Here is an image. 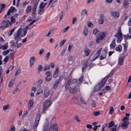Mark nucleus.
Wrapping results in <instances>:
<instances>
[{
	"label": "nucleus",
	"instance_id": "nucleus-1",
	"mask_svg": "<svg viewBox=\"0 0 131 131\" xmlns=\"http://www.w3.org/2000/svg\"><path fill=\"white\" fill-rule=\"evenodd\" d=\"M77 80L76 79H73L71 81V80L70 79L68 80V81H69V84L71 89L70 90L73 93H75L76 92L79 91V85L76 86V83L77 81Z\"/></svg>",
	"mask_w": 131,
	"mask_h": 131
},
{
	"label": "nucleus",
	"instance_id": "nucleus-2",
	"mask_svg": "<svg viewBox=\"0 0 131 131\" xmlns=\"http://www.w3.org/2000/svg\"><path fill=\"white\" fill-rule=\"evenodd\" d=\"M40 116L41 115L40 114H38L36 116L35 122L33 125L32 129V131H37L36 128L38 124Z\"/></svg>",
	"mask_w": 131,
	"mask_h": 131
},
{
	"label": "nucleus",
	"instance_id": "nucleus-3",
	"mask_svg": "<svg viewBox=\"0 0 131 131\" xmlns=\"http://www.w3.org/2000/svg\"><path fill=\"white\" fill-rule=\"evenodd\" d=\"M8 22L7 20H3L1 23V25L0 27V28L2 30H4L5 28L9 27L10 26L8 24Z\"/></svg>",
	"mask_w": 131,
	"mask_h": 131
},
{
	"label": "nucleus",
	"instance_id": "nucleus-4",
	"mask_svg": "<svg viewBox=\"0 0 131 131\" xmlns=\"http://www.w3.org/2000/svg\"><path fill=\"white\" fill-rule=\"evenodd\" d=\"M51 104V102L50 101L47 100L46 101L43 107V112H45L48 108L50 106Z\"/></svg>",
	"mask_w": 131,
	"mask_h": 131
},
{
	"label": "nucleus",
	"instance_id": "nucleus-5",
	"mask_svg": "<svg viewBox=\"0 0 131 131\" xmlns=\"http://www.w3.org/2000/svg\"><path fill=\"white\" fill-rule=\"evenodd\" d=\"M102 48H100L98 50L96 54L94 55L92 59V61H94L99 57L100 55Z\"/></svg>",
	"mask_w": 131,
	"mask_h": 131
},
{
	"label": "nucleus",
	"instance_id": "nucleus-6",
	"mask_svg": "<svg viewBox=\"0 0 131 131\" xmlns=\"http://www.w3.org/2000/svg\"><path fill=\"white\" fill-rule=\"evenodd\" d=\"M105 36V33L104 32H103L100 36L97 37L96 40V43H99L100 42V41L102 40Z\"/></svg>",
	"mask_w": 131,
	"mask_h": 131
},
{
	"label": "nucleus",
	"instance_id": "nucleus-7",
	"mask_svg": "<svg viewBox=\"0 0 131 131\" xmlns=\"http://www.w3.org/2000/svg\"><path fill=\"white\" fill-rule=\"evenodd\" d=\"M47 4V3H44L43 2H42L40 4L39 6V10L38 14H39L42 11H43L46 5Z\"/></svg>",
	"mask_w": 131,
	"mask_h": 131
},
{
	"label": "nucleus",
	"instance_id": "nucleus-8",
	"mask_svg": "<svg viewBox=\"0 0 131 131\" xmlns=\"http://www.w3.org/2000/svg\"><path fill=\"white\" fill-rule=\"evenodd\" d=\"M118 32L114 35V36L117 37H123V34L121 31L120 27H119L118 30Z\"/></svg>",
	"mask_w": 131,
	"mask_h": 131
},
{
	"label": "nucleus",
	"instance_id": "nucleus-9",
	"mask_svg": "<svg viewBox=\"0 0 131 131\" xmlns=\"http://www.w3.org/2000/svg\"><path fill=\"white\" fill-rule=\"evenodd\" d=\"M111 14L112 16L116 18H118L119 16V13L117 11L111 12Z\"/></svg>",
	"mask_w": 131,
	"mask_h": 131
},
{
	"label": "nucleus",
	"instance_id": "nucleus-10",
	"mask_svg": "<svg viewBox=\"0 0 131 131\" xmlns=\"http://www.w3.org/2000/svg\"><path fill=\"white\" fill-rule=\"evenodd\" d=\"M106 79H105L104 78L101 81L100 83L98 84L100 86V87L102 88L103 86L105 83Z\"/></svg>",
	"mask_w": 131,
	"mask_h": 131
},
{
	"label": "nucleus",
	"instance_id": "nucleus-11",
	"mask_svg": "<svg viewBox=\"0 0 131 131\" xmlns=\"http://www.w3.org/2000/svg\"><path fill=\"white\" fill-rule=\"evenodd\" d=\"M50 128L52 129L54 131H57L58 130V128L57 124H56L51 125L50 126Z\"/></svg>",
	"mask_w": 131,
	"mask_h": 131
},
{
	"label": "nucleus",
	"instance_id": "nucleus-12",
	"mask_svg": "<svg viewBox=\"0 0 131 131\" xmlns=\"http://www.w3.org/2000/svg\"><path fill=\"white\" fill-rule=\"evenodd\" d=\"M129 124V122H124L121 125V127L124 129H126L128 128Z\"/></svg>",
	"mask_w": 131,
	"mask_h": 131
},
{
	"label": "nucleus",
	"instance_id": "nucleus-13",
	"mask_svg": "<svg viewBox=\"0 0 131 131\" xmlns=\"http://www.w3.org/2000/svg\"><path fill=\"white\" fill-rule=\"evenodd\" d=\"M7 20L10 26H11L12 24L14 23L15 22V18H14V17L12 16L11 18V22L8 20Z\"/></svg>",
	"mask_w": 131,
	"mask_h": 131
},
{
	"label": "nucleus",
	"instance_id": "nucleus-14",
	"mask_svg": "<svg viewBox=\"0 0 131 131\" xmlns=\"http://www.w3.org/2000/svg\"><path fill=\"white\" fill-rule=\"evenodd\" d=\"M58 68H57L55 70L54 72L53 73V77L54 78H56L58 75Z\"/></svg>",
	"mask_w": 131,
	"mask_h": 131
},
{
	"label": "nucleus",
	"instance_id": "nucleus-15",
	"mask_svg": "<svg viewBox=\"0 0 131 131\" xmlns=\"http://www.w3.org/2000/svg\"><path fill=\"white\" fill-rule=\"evenodd\" d=\"M60 81L59 80H56L53 86V88L54 89H56L58 86V84H59Z\"/></svg>",
	"mask_w": 131,
	"mask_h": 131
},
{
	"label": "nucleus",
	"instance_id": "nucleus-16",
	"mask_svg": "<svg viewBox=\"0 0 131 131\" xmlns=\"http://www.w3.org/2000/svg\"><path fill=\"white\" fill-rule=\"evenodd\" d=\"M129 0H125L123 3V6L124 8H127L129 4Z\"/></svg>",
	"mask_w": 131,
	"mask_h": 131
},
{
	"label": "nucleus",
	"instance_id": "nucleus-17",
	"mask_svg": "<svg viewBox=\"0 0 131 131\" xmlns=\"http://www.w3.org/2000/svg\"><path fill=\"white\" fill-rule=\"evenodd\" d=\"M36 60V58L35 57H31L30 58V65L31 67H32L33 65V63L34 62V61H35Z\"/></svg>",
	"mask_w": 131,
	"mask_h": 131
},
{
	"label": "nucleus",
	"instance_id": "nucleus-18",
	"mask_svg": "<svg viewBox=\"0 0 131 131\" xmlns=\"http://www.w3.org/2000/svg\"><path fill=\"white\" fill-rule=\"evenodd\" d=\"M87 12L86 10L85 9H84L83 10L81 13V15L82 16V17L81 19V20H82L84 16L85 15H87Z\"/></svg>",
	"mask_w": 131,
	"mask_h": 131
},
{
	"label": "nucleus",
	"instance_id": "nucleus-19",
	"mask_svg": "<svg viewBox=\"0 0 131 131\" xmlns=\"http://www.w3.org/2000/svg\"><path fill=\"white\" fill-rule=\"evenodd\" d=\"M120 126V125H119V126H118L117 128V125H114L113 127L111 129V131H118L119 128V126Z\"/></svg>",
	"mask_w": 131,
	"mask_h": 131
},
{
	"label": "nucleus",
	"instance_id": "nucleus-20",
	"mask_svg": "<svg viewBox=\"0 0 131 131\" xmlns=\"http://www.w3.org/2000/svg\"><path fill=\"white\" fill-rule=\"evenodd\" d=\"M115 39L113 40L111 44L110 45V47L111 49H113L115 46Z\"/></svg>",
	"mask_w": 131,
	"mask_h": 131
},
{
	"label": "nucleus",
	"instance_id": "nucleus-21",
	"mask_svg": "<svg viewBox=\"0 0 131 131\" xmlns=\"http://www.w3.org/2000/svg\"><path fill=\"white\" fill-rule=\"evenodd\" d=\"M71 102L73 104H77L78 102V101L76 97H74L72 99Z\"/></svg>",
	"mask_w": 131,
	"mask_h": 131
},
{
	"label": "nucleus",
	"instance_id": "nucleus-22",
	"mask_svg": "<svg viewBox=\"0 0 131 131\" xmlns=\"http://www.w3.org/2000/svg\"><path fill=\"white\" fill-rule=\"evenodd\" d=\"M124 58L122 57H120L118 59V64L119 65H122L123 63Z\"/></svg>",
	"mask_w": 131,
	"mask_h": 131
},
{
	"label": "nucleus",
	"instance_id": "nucleus-23",
	"mask_svg": "<svg viewBox=\"0 0 131 131\" xmlns=\"http://www.w3.org/2000/svg\"><path fill=\"white\" fill-rule=\"evenodd\" d=\"M107 54L105 53L102 52V54L100 56V60H102L105 59Z\"/></svg>",
	"mask_w": 131,
	"mask_h": 131
},
{
	"label": "nucleus",
	"instance_id": "nucleus-24",
	"mask_svg": "<svg viewBox=\"0 0 131 131\" xmlns=\"http://www.w3.org/2000/svg\"><path fill=\"white\" fill-rule=\"evenodd\" d=\"M68 60L69 63L71 64L73 63V59L72 56H69L68 57Z\"/></svg>",
	"mask_w": 131,
	"mask_h": 131
},
{
	"label": "nucleus",
	"instance_id": "nucleus-25",
	"mask_svg": "<svg viewBox=\"0 0 131 131\" xmlns=\"http://www.w3.org/2000/svg\"><path fill=\"white\" fill-rule=\"evenodd\" d=\"M123 45L124 47V48L123 51V54H124V53L126 52L127 48L128 45L127 43H126L124 44Z\"/></svg>",
	"mask_w": 131,
	"mask_h": 131
},
{
	"label": "nucleus",
	"instance_id": "nucleus-26",
	"mask_svg": "<svg viewBox=\"0 0 131 131\" xmlns=\"http://www.w3.org/2000/svg\"><path fill=\"white\" fill-rule=\"evenodd\" d=\"M21 39L20 37V35L17 34L16 36L15 37V40H17V42L16 43L17 44L18 42V41Z\"/></svg>",
	"mask_w": 131,
	"mask_h": 131
},
{
	"label": "nucleus",
	"instance_id": "nucleus-27",
	"mask_svg": "<svg viewBox=\"0 0 131 131\" xmlns=\"http://www.w3.org/2000/svg\"><path fill=\"white\" fill-rule=\"evenodd\" d=\"M122 47L121 45H119L118 47L116 48V50L119 52H121L122 51Z\"/></svg>",
	"mask_w": 131,
	"mask_h": 131
},
{
	"label": "nucleus",
	"instance_id": "nucleus-28",
	"mask_svg": "<svg viewBox=\"0 0 131 131\" xmlns=\"http://www.w3.org/2000/svg\"><path fill=\"white\" fill-rule=\"evenodd\" d=\"M34 101L33 99H31L29 101L28 104V106H29L30 108L33 105Z\"/></svg>",
	"mask_w": 131,
	"mask_h": 131
},
{
	"label": "nucleus",
	"instance_id": "nucleus-29",
	"mask_svg": "<svg viewBox=\"0 0 131 131\" xmlns=\"http://www.w3.org/2000/svg\"><path fill=\"white\" fill-rule=\"evenodd\" d=\"M102 88L98 84L97 85H96L94 89V91L95 92H97L100 90Z\"/></svg>",
	"mask_w": 131,
	"mask_h": 131
},
{
	"label": "nucleus",
	"instance_id": "nucleus-30",
	"mask_svg": "<svg viewBox=\"0 0 131 131\" xmlns=\"http://www.w3.org/2000/svg\"><path fill=\"white\" fill-rule=\"evenodd\" d=\"M6 6V5L5 4H2L0 6V14L3 11V9Z\"/></svg>",
	"mask_w": 131,
	"mask_h": 131
},
{
	"label": "nucleus",
	"instance_id": "nucleus-31",
	"mask_svg": "<svg viewBox=\"0 0 131 131\" xmlns=\"http://www.w3.org/2000/svg\"><path fill=\"white\" fill-rule=\"evenodd\" d=\"M84 52L85 56H87L89 55L90 52V51L89 49L87 48L86 50H84Z\"/></svg>",
	"mask_w": 131,
	"mask_h": 131
},
{
	"label": "nucleus",
	"instance_id": "nucleus-32",
	"mask_svg": "<svg viewBox=\"0 0 131 131\" xmlns=\"http://www.w3.org/2000/svg\"><path fill=\"white\" fill-rule=\"evenodd\" d=\"M69 83V81H68L67 84L65 86V89L67 91L69 90V87H70Z\"/></svg>",
	"mask_w": 131,
	"mask_h": 131
},
{
	"label": "nucleus",
	"instance_id": "nucleus-33",
	"mask_svg": "<svg viewBox=\"0 0 131 131\" xmlns=\"http://www.w3.org/2000/svg\"><path fill=\"white\" fill-rule=\"evenodd\" d=\"M38 3L35 4L34 7L32 8V11L33 12H35Z\"/></svg>",
	"mask_w": 131,
	"mask_h": 131
},
{
	"label": "nucleus",
	"instance_id": "nucleus-34",
	"mask_svg": "<svg viewBox=\"0 0 131 131\" xmlns=\"http://www.w3.org/2000/svg\"><path fill=\"white\" fill-rule=\"evenodd\" d=\"M49 127V124L47 123H45L44 125V129L47 130Z\"/></svg>",
	"mask_w": 131,
	"mask_h": 131
},
{
	"label": "nucleus",
	"instance_id": "nucleus-35",
	"mask_svg": "<svg viewBox=\"0 0 131 131\" xmlns=\"http://www.w3.org/2000/svg\"><path fill=\"white\" fill-rule=\"evenodd\" d=\"M16 28V27H14L13 29L10 30L9 31L10 32V34H9V36L11 35L14 31Z\"/></svg>",
	"mask_w": 131,
	"mask_h": 131
},
{
	"label": "nucleus",
	"instance_id": "nucleus-36",
	"mask_svg": "<svg viewBox=\"0 0 131 131\" xmlns=\"http://www.w3.org/2000/svg\"><path fill=\"white\" fill-rule=\"evenodd\" d=\"M43 89H39L37 92L36 95L40 94H42L43 93Z\"/></svg>",
	"mask_w": 131,
	"mask_h": 131
},
{
	"label": "nucleus",
	"instance_id": "nucleus-37",
	"mask_svg": "<svg viewBox=\"0 0 131 131\" xmlns=\"http://www.w3.org/2000/svg\"><path fill=\"white\" fill-rule=\"evenodd\" d=\"M80 100L81 102L83 104H87L86 102L84 101V100L83 99L82 97H81L80 98Z\"/></svg>",
	"mask_w": 131,
	"mask_h": 131
},
{
	"label": "nucleus",
	"instance_id": "nucleus-38",
	"mask_svg": "<svg viewBox=\"0 0 131 131\" xmlns=\"http://www.w3.org/2000/svg\"><path fill=\"white\" fill-rule=\"evenodd\" d=\"M52 77L51 75H48L46 78L45 80L47 81H49L51 80Z\"/></svg>",
	"mask_w": 131,
	"mask_h": 131
},
{
	"label": "nucleus",
	"instance_id": "nucleus-39",
	"mask_svg": "<svg viewBox=\"0 0 131 131\" xmlns=\"http://www.w3.org/2000/svg\"><path fill=\"white\" fill-rule=\"evenodd\" d=\"M32 9L31 7L30 6H29L27 8L26 11L28 13H30Z\"/></svg>",
	"mask_w": 131,
	"mask_h": 131
},
{
	"label": "nucleus",
	"instance_id": "nucleus-40",
	"mask_svg": "<svg viewBox=\"0 0 131 131\" xmlns=\"http://www.w3.org/2000/svg\"><path fill=\"white\" fill-rule=\"evenodd\" d=\"M113 73L112 72H111L108 75L106 76L104 78H105L106 80L109 77H111L113 75Z\"/></svg>",
	"mask_w": 131,
	"mask_h": 131
},
{
	"label": "nucleus",
	"instance_id": "nucleus-41",
	"mask_svg": "<svg viewBox=\"0 0 131 131\" xmlns=\"http://www.w3.org/2000/svg\"><path fill=\"white\" fill-rule=\"evenodd\" d=\"M49 95V92L47 91H45L44 92V96L45 97H47Z\"/></svg>",
	"mask_w": 131,
	"mask_h": 131
},
{
	"label": "nucleus",
	"instance_id": "nucleus-42",
	"mask_svg": "<svg viewBox=\"0 0 131 131\" xmlns=\"http://www.w3.org/2000/svg\"><path fill=\"white\" fill-rule=\"evenodd\" d=\"M10 51V49H8L3 51V54L4 55H6L8 54Z\"/></svg>",
	"mask_w": 131,
	"mask_h": 131
},
{
	"label": "nucleus",
	"instance_id": "nucleus-43",
	"mask_svg": "<svg viewBox=\"0 0 131 131\" xmlns=\"http://www.w3.org/2000/svg\"><path fill=\"white\" fill-rule=\"evenodd\" d=\"M129 118L127 117V116H125L123 119V121L124 122H128Z\"/></svg>",
	"mask_w": 131,
	"mask_h": 131
},
{
	"label": "nucleus",
	"instance_id": "nucleus-44",
	"mask_svg": "<svg viewBox=\"0 0 131 131\" xmlns=\"http://www.w3.org/2000/svg\"><path fill=\"white\" fill-rule=\"evenodd\" d=\"M38 69L39 71H42L43 69V68L42 65H39L38 67Z\"/></svg>",
	"mask_w": 131,
	"mask_h": 131
},
{
	"label": "nucleus",
	"instance_id": "nucleus-45",
	"mask_svg": "<svg viewBox=\"0 0 131 131\" xmlns=\"http://www.w3.org/2000/svg\"><path fill=\"white\" fill-rule=\"evenodd\" d=\"M123 38V37H118L117 39V42L118 43L122 41Z\"/></svg>",
	"mask_w": 131,
	"mask_h": 131
},
{
	"label": "nucleus",
	"instance_id": "nucleus-46",
	"mask_svg": "<svg viewBox=\"0 0 131 131\" xmlns=\"http://www.w3.org/2000/svg\"><path fill=\"white\" fill-rule=\"evenodd\" d=\"M114 123L113 121L111 122L109 124L108 128H110L114 125Z\"/></svg>",
	"mask_w": 131,
	"mask_h": 131
},
{
	"label": "nucleus",
	"instance_id": "nucleus-47",
	"mask_svg": "<svg viewBox=\"0 0 131 131\" xmlns=\"http://www.w3.org/2000/svg\"><path fill=\"white\" fill-rule=\"evenodd\" d=\"M83 76H82L79 79V82L78 84L79 85H78L79 86L80 85V84L83 81Z\"/></svg>",
	"mask_w": 131,
	"mask_h": 131
},
{
	"label": "nucleus",
	"instance_id": "nucleus-48",
	"mask_svg": "<svg viewBox=\"0 0 131 131\" xmlns=\"http://www.w3.org/2000/svg\"><path fill=\"white\" fill-rule=\"evenodd\" d=\"M2 49L3 50H5L7 49L8 48V45H2Z\"/></svg>",
	"mask_w": 131,
	"mask_h": 131
},
{
	"label": "nucleus",
	"instance_id": "nucleus-49",
	"mask_svg": "<svg viewBox=\"0 0 131 131\" xmlns=\"http://www.w3.org/2000/svg\"><path fill=\"white\" fill-rule=\"evenodd\" d=\"M110 110L109 111V113L111 114H112L113 112L114 109L113 107L111 106L110 107Z\"/></svg>",
	"mask_w": 131,
	"mask_h": 131
},
{
	"label": "nucleus",
	"instance_id": "nucleus-50",
	"mask_svg": "<svg viewBox=\"0 0 131 131\" xmlns=\"http://www.w3.org/2000/svg\"><path fill=\"white\" fill-rule=\"evenodd\" d=\"M50 69V67L49 65H46L44 68V71H46L47 70H49Z\"/></svg>",
	"mask_w": 131,
	"mask_h": 131
},
{
	"label": "nucleus",
	"instance_id": "nucleus-51",
	"mask_svg": "<svg viewBox=\"0 0 131 131\" xmlns=\"http://www.w3.org/2000/svg\"><path fill=\"white\" fill-rule=\"evenodd\" d=\"M100 113V112L99 111H97L96 112H93V114L94 115L96 116L98 115Z\"/></svg>",
	"mask_w": 131,
	"mask_h": 131
},
{
	"label": "nucleus",
	"instance_id": "nucleus-52",
	"mask_svg": "<svg viewBox=\"0 0 131 131\" xmlns=\"http://www.w3.org/2000/svg\"><path fill=\"white\" fill-rule=\"evenodd\" d=\"M66 41V40H63L61 41L60 42V47H61L64 43Z\"/></svg>",
	"mask_w": 131,
	"mask_h": 131
},
{
	"label": "nucleus",
	"instance_id": "nucleus-53",
	"mask_svg": "<svg viewBox=\"0 0 131 131\" xmlns=\"http://www.w3.org/2000/svg\"><path fill=\"white\" fill-rule=\"evenodd\" d=\"M88 34V31L86 29H85L84 30L83 35H85V36H86Z\"/></svg>",
	"mask_w": 131,
	"mask_h": 131
},
{
	"label": "nucleus",
	"instance_id": "nucleus-54",
	"mask_svg": "<svg viewBox=\"0 0 131 131\" xmlns=\"http://www.w3.org/2000/svg\"><path fill=\"white\" fill-rule=\"evenodd\" d=\"M129 35L128 34H127V35H124L125 40V41L127 40V39L129 38Z\"/></svg>",
	"mask_w": 131,
	"mask_h": 131
},
{
	"label": "nucleus",
	"instance_id": "nucleus-55",
	"mask_svg": "<svg viewBox=\"0 0 131 131\" xmlns=\"http://www.w3.org/2000/svg\"><path fill=\"white\" fill-rule=\"evenodd\" d=\"M72 44H70L69 45L68 47V52H70V50H71V49L72 48Z\"/></svg>",
	"mask_w": 131,
	"mask_h": 131
},
{
	"label": "nucleus",
	"instance_id": "nucleus-56",
	"mask_svg": "<svg viewBox=\"0 0 131 131\" xmlns=\"http://www.w3.org/2000/svg\"><path fill=\"white\" fill-rule=\"evenodd\" d=\"M21 70L20 69L18 70L16 72L15 76H16L21 73Z\"/></svg>",
	"mask_w": 131,
	"mask_h": 131
},
{
	"label": "nucleus",
	"instance_id": "nucleus-57",
	"mask_svg": "<svg viewBox=\"0 0 131 131\" xmlns=\"http://www.w3.org/2000/svg\"><path fill=\"white\" fill-rule=\"evenodd\" d=\"M9 9H10V11H11V12L12 13L13 12L15 11L16 9L14 7L12 6Z\"/></svg>",
	"mask_w": 131,
	"mask_h": 131
},
{
	"label": "nucleus",
	"instance_id": "nucleus-58",
	"mask_svg": "<svg viewBox=\"0 0 131 131\" xmlns=\"http://www.w3.org/2000/svg\"><path fill=\"white\" fill-rule=\"evenodd\" d=\"M9 107V105H8L5 106L3 107V110L4 111H6L8 108Z\"/></svg>",
	"mask_w": 131,
	"mask_h": 131
},
{
	"label": "nucleus",
	"instance_id": "nucleus-59",
	"mask_svg": "<svg viewBox=\"0 0 131 131\" xmlns=\"http://www.w3.org/2000/svg\"><path fill=\"white\" fill-rule=\"evenodd\" d=\"M104 23V20L103 19H99V23L100 24H102Z\"/></svg>",
	"mask_w": 131,
	"mask_h": 131
},
{
	"label": "nucleus",
	"instance_id": "nucleus-60",
	"mask_svg": "<svg viewBox=\"0 0 131 131\" xmlns=\"http://www.w3.org/2000/svg\"><path fill=\"white\" fill-rule=\"evenodd\" d=\"M69 28V26H67L66 28H64L63 29V30L62 31V32L64 33V32H66V31H67V30H68V29Z\"/></svg>",
	"mask_w": 131,
	"mask_h": 131
},
{
	"label": "nucleus",
	"instance_id": "nucleus-61",
	"mask_svg": "<svg viewBox=\"0 0 131 131\" xmlns=\"http://www.w3.org/2000/svg\"><path fill=\"white\" fill-rule=\"evenodd\" d=\"M9 57H9L8 56H6L3 60L5 62H7L8 61V59L9 58Z\"/></svg>",
	"mask_w": 131,
	"mask_h": 131
},
{
	"label": "nucleus",
	"instance_id": "nucleus-62",
	"mask_svg": "<svg viewBox=\"0 0 131 131\" xmlns=\"http://www.w3.org/2000/svg\"><path fill=\"white\" fill-rule=\"evenodd\" d=\"M13 83L11 81H10V82L8 84V86L10 87H12L13 85Z\"/></svg>",
	"mask_w": 131,
	"mask_h": 131
},
{
	"label": "nucleus",
	"instance_id": "nucleus-63",
	"mask_svg": "<svg viewBox=\"0 0 131 131\" xmlns=\"http://www.w3.org/2000/svg\"><path fill=\"white\" fill-rule=\"evenodd\" d=\"M105 88L106 90L110 91L111 90L110 87L109 86H107L105 87Z\"/></svg>",
	"mask_w": 131,
	"mask_h": 131
},
{
	"label": "nucleus",
	"instance_id": "nucleus-64",
	"mask_svg": "<svg viewBox=\"0 0 131 131\" xmlns=\"http://www.w3.org/2000/svg\"><path fill=\"white\" fill-rule=\"evenodd\" d=\"M107 48H105L104 49L102 52L105 53L106 54H107Z\"/></svg>",
	"mask_w": 131,
	"mask_h": 131
}]
</instances>
